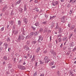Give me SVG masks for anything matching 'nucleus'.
I'll return each instance as SVG.
<instances>
[{
	"label": "nucleus",
	"instance_id": "obj_1",
	"mask_svg": "<svg viewBox=\"0 0 76 76\" xmlns=\"http://www.w3.org/2000/svg\"><path fill=\"white\" fill-rule=\"evenodd\" d=\"M21 31L22 32V35H19V36L18 38V41L19 42H20L21 40H23L25 38V37L24 35H25L26 33L24 29V28H22L21 29Z\"/></svg>",
	"mask_w": 76,
	"mask_h": 76
},
{
	"label": "nucleus",
	"instance_id": "obj_2",
	"mask_svg": "<svg viewBox=\"0 0 76 76\" xmlns=\"http://www.w3.org/2000/svg\"><path fill=\"white\" fill-rule=\"evenodd\" d=\"M45 63H48V62L51 61V59H50L47 56H46L44 58Z\"/></svg>",
	"mask_w": 76,
	"mask_h": 76
},
{
	"label": "nucleus",
	"instance_id": "obj_3",
	"mask_svg": "<svg viewBox=\"0 0 76 76\" xmlns=\"http://www.w3.org/2000/svg\"><path fill=\"white\" fill-rule=\"evenodd\" d=\"M43 40V37L41 36L40 35L39 36V39L37 40L38 42H41V41Z\"/></svg>",
	"mask_w": 76,
	"mask_h": 76
},
{
	"label": "nucleus",
	"instance_id": "obj_4",
	"mask_svg": "<svg viewBox=\"0 0 76 76\" xmlns=\"http://www.w3.org/2000/svg\"><path fill=\"white\" fill-rule=\"evenodd\" d=\"M3 46L5 47V49H7L9 47V44L7 42H5L3 44Z\"/></svg>",
	"mask_w": 76,
	"mask_h": 76
},
{
	"label": "nucleus",
	"instance_id": "obj_5",
	"mask_svg": "<svg viewBox=\"0 0 76 76\" xmlns=\"http://www.w3.org/2000/svg\"><path fill=\"white\" fill-rule=\"evenodd\" d=\"M18 67L19 69H20V70H25V67L22 65H18Z\"/></svg>",
	"mask_w": 76,
	"mask_h": 76
},
{
	"label": "nucleus",
	"instance_id": "obj_6",
	"mask_svg": "<svg viewBox=\"0 0 76 76\" xmlns=\"http://www.w3.org/2000/svg\"><path fill=\"white\" fill-rule=\"evenodd\" d=\"M58 1H55L54 2H52V5L54 6H57V5H58Z\"/></svg>",
	"mask_w": 76,
	"mask_h": 76
},
{
	"label": "nucleus",
	"instance_id": "obj_7",
	"mask_svg": "<svg viewBox=\"0 0 76 76\" xmlns=\"http://www.w3.org/2000/svg\"><path fill=\"white\" fill-rule=\"evenodd\" d=\"M50 52L54 56H56V53L53 50H52L50 51Z\"/></svg>",
	"mask_w": 76,
	"mask_h": 76
},
{
	"label": "nucleus",
	"instance_id": "obj_8",
	"mask_svg": "<svg viewBox=\"0 0 76 76\" xmlns=\"http://www.w3.org/2000/svg\"><path fill=\"white\" fill-rule=\"evenodd\" d=\"M65 16H63L62 18L61 19V22L63 23H65V22H66V20H65Z\"/></svg>",
	"mask_w": 76,
	"mask_h": 76
},
{
	"label": "nucleus",
	"instance_id": "obj_9",
	"mask_svg": "<svg viewBox=\"0 0 76 76\" xmlns=\"http://www.w3.org/2000/svg\"><path fill=\"white\" fill-rule=\"evenodd\" d=\"M63 32V30L61 29V27L58 28V33L59 34H61Z\"/></svg>",
	"mask_w": 76,
	"mask_h": 76
},
{
	"label": "nucleus",
	"instance_id": "obj_10",
	"mask_svg": "<svg viewBox=\"0 0 76 76\" xmlns=\"http://www.w3.org/2000/svg\"><path fill=\"white\" fill-rule=\"evenodd\" d=\"M23 21L25 24H27V23H28V19L26 18H23Z\"/></svg>",
	"mask_w": 76,
	"mask_h": 76
},
{
	"label": "nucleus",
	"instance_id": "obj_11",
	"mask_svg": "<svg viewBox=\"0 0 76 76\" xmlns=\"http://www.w3.org/2000/svg\"><path fill=\"white\" fill-rule=\"evenodd\" d=\"M75 28V25H72L70 28L71 30H73Z\"/></svg>",
	"mask_w": 76,
	"mask_h": 76
},
{
	"label": "nucleus",
	"instance_id": "obj_12",
	"mask_svg": "<svg viewBox=\"0 0 76 76\" xmlns=\"http://www.w3.org/2000/svg\"><path fill=\"white\" fill-rule=\"evenodd\" d=\"M76 1V0H70L69 1V3H70L71 2H72V4H73V3H75V2Z\"/></svg>",
	"mask_w": 76,
	"mask_h": 76
},
{
	"label": "nucleus",
	"instance_id": "obj_13",
	"mask_svg": "<svg viewBox=\"0 0 76 76\" xmlns=\"http://www.w3.org/2000/svg\"><path fill=\"white\" fill-rule=\"evenodd\" d=\"M35 60V56L33 55V57L31 61V62H33V61H34Z\"/></svg>",
	"mask_w": 76,
	"mask_h": 76
},
{
	"label": "nucleus",
	"instance_id": "obj_14",
	"mask_svg": "<svg viewBox=\"0 0 76 76\" xmlns=\"http://www.w3.org/2000/svg\"><path fill=\"white\" fill-rule=\"evenodd\" d=\"M7 9V7L5 6L2 9V12H4L6 9Z\"/></svg>",
	"mask_w": 76,
	"mask_h": 76
},
{
	"label": "nucleus",
	"instance_id": "obj_15",
	"mask_svg": "<svg viewBox=\"0 0 76 76\" xmlns=\"http://www.w3.org/2000/svg\"><path fill=\"white\" fill-rule=\"evenodd\" d=\"M14 23V21L13 20L10 21H9V23L12 26L13 25V23Z\"/></svg>",
	"mask_w": 76,
	"mask_h": 76
},
{
	"label": "nucleus",
	"instance_id": "obj_16",
	"mask_svg": "<svg viewBox=\"0 0 76 76\" xmlns=\"http://www.w3.org/2000/svg\"><path fill=\"white\" fill-rule=\"evenodd\" d=\"M18 10L19 11L20 13H22V10H23V9L21 8H19L18 9Z\"/></svg>",
	"mask_w": 76,
	"mask_h": 76
},
{
	"label": "nucleus",
	"instance_id": "obj_17",
	"mask_svg": "<svg viewBox=\"0 0 76 76\" xmlns=\"http://www.w3.org/2000/svg\"><path fill=\"white\" fill-rule=\"evenodd\" d=\"M62 40L63 41H65L66 40V41H67V37H64L63 38Z\"/></svg>",
	"mask_w": 76,
	"mask_h": 76
},
{
	"label": "nucleus",
	"instance_id": "obj_18",
	"mask_svg": "<svg viewBox=\"0 0 76 76\" xmlns=\"http://www.w3.org/2000/svg\"><path fill=\"white\" fill-rule=\"evenodd\" d=\"M37 41H36L34 40L32 41L31 43L32 44H34V45H35V44L37 43Z\"/></svg>",
	"mask_w": 76,
	"mask_h": 76
},
{
	"label": "nucleus",
	"instance_id": "obj_19",
	"mask_svg": "<svg viewBox=\"0 0 76 76\" xmlns=\"http://www.w3.org/2000/svg\"><path fill=\"white\" fill-rule=\"evenodd\" d=\"M12 32H14V34H18V31L16 30H15V31H13Z\"/></svg>",
	"mask_w": 76,
	"mask_h": 76
},
{
	"label": "nucleus",
	"instance_id": "obj_20",
	"mask_svg": "<svg viewBox=\"0 0 76 76\" xmlns=\"http://www.w3.org/2000/svg\"><path fill=\"white\" fill-rule=\"evenodd\" d=\"M70 47H73V46H74V43L73 42H72L70 43Z\"/></svg>",
	"mask_w": 76,
	"mask_h": 76
},
{
	"label": "nucleus",
	"instance_id": "obj_21",
	"mask_svg": "<svg viewBox=\"0 0 76 76\" xmlns=\"http://www.w3.org/2000/svg\"><path fill=\"white\" fill-rule=\"evenodd\" d=\"M56 27H55V29H58V28L59 24H58V23H56Z\"/></svg>",
	"mask_w": 76,
	"mask_h": 76
},
{
	"label": "nucleus",
	"instance_id": "obj_22",
	"mask_svg": "<svg viewBox=\"0 0 76 76\" xmlns=\"http://www.w3.org/2000/svg\"><path fill=\"white\" fill-rule=\"evenodd\" d=\"M40 32H42L44 31V29L42 28H41L39 30Z\"/></svg>",
	"mask_w": 76,
	"mask_h": 76
},
{
	"label": "nucleus",
	"instance_id": "obj_23",
	"mask_svg": "<svg viewBox=\"0 0 76 76\" xmlns=\"http://www.w3.org/2000/svg\"><path fill=\"white\" fill-rule=\"evenodd\" d=\"M15 15V14L13 13V10H12L10 13V15L12 16V15Z\"/></svg>",
	"mask_w": 76,
	"mask_h": 76
},
{
	"label": "nucleus",
	"instance_id": "obj_24",
	"mask_svg": "<svg viewBox=\"0 0 76 76\" xmlns=\"http://www.w3.org/2000/svg\"><path fill=\"white\" fill-rule=\"evenodd\" d=\"M21 2V0H19L16 3L17 4H20V3Z\"/></svg>",
	"mask_w": 76,
	"mask_h": 76
},
{
	"label": "nucleus",
	"instance_id": "obj_25",
	"mask_svg": "<svg viewBox=\"0 0 76 76\" xmlns=\"http://www.w3.org/2000/svg\"><path fill=\"white\" fill-rule=\"evenodd\" d=\"M56 17V16H53L52 17L50 16V20H51V19H53V18H54Z\"/></svg>",
	"mask_w": 76,
	"mask_h": 76
},
{
	"label": "nucleus",
	"instance_id": "obj_26",
	"mask_svg": "<svg viewBox=\"0 0 76 76\" xmlns=\"http://www.w3.org/2000/svg\"><path fill=\"white\" fill-rule=\"evenodd\" d=\"M39 23L37 22V23H35L34 25H35V26H39Z\"/></svg>",
	"mask_w": 76,
	"mask_h": 76
},
{
	"label": "nucleus",
	"instance_id": "obj_27",
	"mask_svg": "<svg viewBox=\"0 0 76 76\" xmlns=\"http://www.w3.org/2000/svg\"><path fill=\"white\" fill-rule=\"evenodd\" d=\"M31 38V37L30 36V35H28L26 37V38H27V39Z\"/></svg>",
	"mask_w": 76,
	"mask_h": 76
},
{
	"label": "nucleus",
	"instance_id": "obj_28",
	"mask_svg": "<svg viewBox=\"0 0 76 76\" xmlns=\"http://www.w3.org/2000/svg\"><path fill=\"white\" fill-rule=\"evenodd\" d=\"M18 25H19V26H20V24H21V21H20V20H19L18 21Z\"/></svg>",
	"mask_w": 76,
	"mask_h": 76
},
{
	"label": "nucleus",
	"instance_id": "obj_29",
	"mask_svg": "<svg viewBox=\"0 0 76 76\" xmlns=\"http://www.w3.org/2000/svg\"><path fill=\"white\" fill-rule=\"evenodd\" d=\"M34 34V32H32L30 33L29 35L30 36H31V37H32V35H33Z\"/></svg>",
	"mask_w": 76,
	"mask_h": 76
},
{
	"label": "nucleus",
	"instance_id": "obj_30",
	"mask_svg": "<svg viewBox=\"0 0 76 76\" xmlns=\"http://www.w3.org/2000/svg\"><path fill=\"white\" fill-rule=\"evenodd\" d=\"M26 5L25 4L24 6V11H26V10H27V9H26Z\"/></svg>",
	"mask_w": 76,
	"mask_h": 76
},
{
	"label": "nucleus",
	"instance_id": "obj_31",
	"mask_svg": "<svg viewBox=\"0 0 76 76\" xmlns=\"http://www.w3.org/2000/svg\"><path fill=\"white\" fill-rule=\"evenodd\" d=\"M39 62H40V64H44V62L43 61H40Z\"/></svg>",
	"mask_w": 76,
	"mask_h": 76
},
{
	"label": "nucleus",
	"instance_id": "obj_32",
	"mask_svg": "<svg viewBox=\"0 0 76 76\" xmlns=\"http://www.w3.org/2000/svg\"><path fill=\"white\" fill-rule=\"evenodd\" d=\"M54 64V62L53 61L52 62H51L49 64L50 66H52V65H53Z\"/></svg>",
	"mask_w": 76,
	"mask_h": 76
},
{
	"label": "nucleus",
	"instance_id": "obj_33",
	"mask_svg": "<svg viewBox=\"0 0 76 76\" xmlns=\"http://www.w3.org/2000/svg\"><path fill=\"white\" fill-rule=\"evenodd\" d=\"M48 30V29L46 28H45L43 32L44 33H45V32H47Z\"/></svg>",
	"mask_w": 76,
	"mask_h": 76
},
{
	"label": "nucleus",
	"instance_id": "obj_34",
	"mask_svg": "<svg viewBox=\"0 0 76 76\" xmlns=\"http://www.w3.org/2000/svg\"><path fill=\"white\" fill-rule=\"evenodd\" d=\"M3 59L4 60H7V57L6 56H4L3 57Z\"/></svg>",
	"mask_w": 76,
	"mask_h": 76
},
{
	"label": "nucleus",
	"instance_id": "obj_35",
	"mask_svg": "<svg viewBox=\"0 0 76 76\" xmlns=\"http://www.w3.org/2000/svg\"><path fill=\"white\" fill-rule=\"evenodd\" d=\"M58 41L59 42H61V41H62V40L61 39V38H59L58 39Z\"/></svg>",
	"mask_w": 76,
	"mask_h": 76
},
{
	"label": "nucleus",
	"instance_id": "obj_36",
	"mask_svg": "<svg viewBox=\"0 0 76 76\" xmlns=\"http://www.w3.org/2000/svg\"><path fill=\"white\" fill-rule=\"evenodd\" d=\"M73 10H71L69 12V14L71 15V14L73 13Z\"/></svg>",
	"mask_w": 76,
	"mask_h": 76
},
{
	"label": "nucleus",
	"instance_id": "obj_37",
	"mask_svg": "<svg viewBox=\"0 0 76 76\" xmlns=\"http://www.w3.org/2000/svg\"><path fill=\"white\" fill-rule=\"evenodd\" d=\"M37 72H36L35 73H34L33 75V76H37Z\"/></svg>",
	"mask_w": 76,
	"mask_h": 76
},
{
	"label": "nucleus",
	"instance_id": "obj_38",
	"mask_svg": "<svg viewBox=\"0 0 76 76\" xmlns=\"http://www.w3.org/2000/svg\"><path fill=\"white\" fill-rule=\"evenodd\" d=\"M72 35H73V34H72V33H71V34H70L69 35V39H70V38L72 37Z\"/></svg>",
	"mask_w": 76,
	"mask_h": 76
},
{
	"label": "nucleus",
	"instance_id": "obj_39",
	"mask_svg": "<svg viewBox=\"0 0 76 76\" xmlns=\"http://www.w3.org/2000/svg\"><path fill=\"white\" fill-rule=\"evenodd\" d=\"M10 40V38L8 37L7 39V42H9Z\"/></svg>",
	"mask_w": 76,
	"mask_h": 76
},
{
	"label": "nucleus",
	"instance_id": "obj_40",
	"mask_svg": "<svg viewBox=\"0 0 76 76\" xmlns=\"http://www.w3.org/2000/svg\"><path fill=\"white\" fill-rule=\"evenodd\" d=\"M62 36L61 34H59L57 35V38H59V37H61Z\"/></svg>",
	"mask_w": 76,
	"mask_h": 76
},
{
	"label": "nucleus",
	"instance_id": "obj_41",
	"mask_svg": "<svg viewBox=\"0 0 76 76\" xmlns=\"http://www.w3.org/2000/svg\"><path fill=\"white\" fill-rule=\"evenodd\" d=\"M57 73L58 75V76H59V75H60V72H59V71H58L57 72Z\"/></svg>",
	"mask_w": 76,
	"mask_h": 76
},
{
	"label": "nucleus",
	"instance_id": "obj_42",
	"mask_svg": "<svg viewBox=\"0 0 76 76\" xmlns=\"http://www.w3.org/2000/svg\"><path fill=\"white\" fill-rule=\"evenodd\" d=\"M47 22V21H44V22H42V24H44V25H45V24H46Z\"/></svg>",
	"mask_w": 76,
	"mask_h": 76
},
{
	"label": "nucleus",
	"instance_id": "obj_43",
	"mask_svg": "<svg viewBox=\"0 0 76 76\" xmlns=\"http://www.w3.org/2000/svg\"><path fill=\"white\" fill-rule=\"evenodd\" d=\"M76 50V48L75 47L73 50L72 51L73 52H75Z\"/></svg>",
	"mask_w": 76,
	"mask_h": 76
},
{
	"label": "nucleus",
	"instance_id": "obj_44",
	"mask_svg": "<svg viewBox=\"0 0 76 76\" xmlns=\"http://www.w3.org/2000/svg\"><path fill=\"white\" fill-rule=\"evenodd\" d=\"M3 47H0V52H1L2 50H3Z\"/></svg>",
	"mask_w": 76,
	"mask_h": 76
},
{
	"label": "nucleus",
	"instance_id": "obj_45",
	"mask_svg": "<svg viewBox=\"0 0 76 76\" xmlns=\"http://www.w3.org/2000/svg\"><path fill=\"white\" fill-rule=\"evenodd\" d=\"M16 58H14V63H16Z\"/></svg>",
	"mask_w": 76,
	"mask_h": 76
},
{
	"label": "nucleus",
	"instance_id": "obj_46",
	"mask_svg": "<svg viewBox=\"0 0 76 76\" xmlns=\"http://www.w3.org/2000/svg\"><path fill=\"white\" fill-rule=\"evenodd\" d=\"M74 33H75V34H76V28H75L74 29Z\"/></svg>",
	"mask_w": 76,
	"mask_h": 76
},
{
	"label": "nucleus",
	"instance_id": "obj_47",
	"mask_svg": "<svg viewBox=\"0 0 76 76\" xmlns=\"http://www.w3.org/2000/svg\"><path fill=\"white\" fill-rule=\"evenodd\" d=\"M31 28L32 29H35V28H36V27H35V26H31Z\"/></svg>",
	"mask_w": 76,
	"mask_h": 76
},
{
	"label": "nucleus",
	"instance_id": "obj_48",
	"mask_svg": "<svg viewBox=\"0 0 76 76\" xmlns=\"http://www.w3.org/2000/svg\"><path fill=\"white\" fill-rule=\"evenodd\" d=\"M67 7L68 8H69V7H70V4H68L67 5Z\"/></svg>",
	"mask_w": 76,
	"mask_h": 76
},
{
	"label": "nucleus",
	"instance_id": "obj_49",
	"mask_svg": "<svg viewBox=\"0 0 76 76\" xmlns=\"http://www.w3.org/2000/svg\"><path fill=\"white\" fill-rule=\"evenodd\" d=\"M38 34V32H36L34 33V35H37Z\"/></svg>",
	"mask_w": 76,
	"mask_h": 76
},
{
	"label": "nucleus",
	"instance_id": "obj_50",
	"mask_svg": "<svg viewBox=\"0 0 76 76\" xmlns=\"http://www.w3.org/2000/svg\"><path fill=\"white\" fill-rule=\"evenodd\" d=\"M11 67H12V65H9L8 66V68H9V69H10L11 68Z\"/></svg>",
	"mask_w": 76,
	"mask_h": 76
},
{
	"label": "nucleus",
	"instance_id": "obj_51",
	"mask_svg": "<svg viewBox=\"0 0 76 76\" xmlns=\"http://www.w3.org/2000/svg\"><path fill=\"white\" fill-rule=\"evenodd\" d=\"M3 30H4V27H2L1 29V31H3Z\"/></svg>",
	"mask_w": 76,
	"mask_h": 76
},
{
	"label": "nucleus",
	"instance_id": "obj_52",
	"mask_svg": "<svg viewBox=\"0 0 76 76\" xmlns=\"http://www.w3.org/2000/svg\"><path fill=\"white\" fill-rule=\"evenodd\" d=\"M37 50H38L39 51L40 50V47H39L37 48Z\"/></svg>",
	"mask_w": 76,
	"mask_h": 76
},
{
	"label": "nucleus",
	"instance_id": "obj_53",
	"mask_svg": "<svg viewBox=\"0 0 76 76\" xmlns=\"http://www.w3.org/2000/svg\"><path fill=\"white\" fill-rule=\"evenodd\" d=\"M35 11L37 12H39V9H36Z\"/></svg>",
	"mask_w": 76,
	"mask_h": 76
},
{
	"label": "nucleus",
	"instance_id": "obj_54",
	"mask_svg": "<svg viewBox=\"0 0 76 76\" xmlns=\"http://www.w3.org/2000/svg\"><path fill=\"white\" fill-rule=\"evenodd\" d=\"M2 44H3V42H0V46H1V45Z\"/></svg>",
	"mask_w": 76,
	"mask_h": 76
},
{
	"label": "nucleus",
	"instance_id": "obj_55",
	"mask_svg": "<svg viewBox=\"0 0 76 76\" xmlns=\"http://www.w3.org/2000/svg\"><path fill=\"white\" fill-rule=\"evenodd\" d=\"M56 67V66H55V65L53 66H52L51 67V68L53 69V68H54Z\"/></svg>",
	"mask_w": 76,
	"mask_h": 76
},
{
	"label": "nucleus",
	"instance_id": "obj_56",
	"mask_svg": "<svg viewBox=\"0 0 76 76\" xmlns=\"http://www.w3.org/2000/svg\"><path fill=\"white\" fill-rule=\"evenodd\" d=\"M68 27H69V28H70V23H69L68 25Z\"/></svg>",
	"mask_w": 76,
	"mask_h": 76
},
{
	"label": "nucleus",
	"instance_id": "obj_57",
	"mask_svg": "<svg viewBox=\"0 0 76 76\" xmlns=\"http://www.w3.org/2000/svg\"><path fill=\"white\" fill-rule=\"evenodd\" d=\"M11 50V49L10 48H8V51H10V50Z\"/></svg>",
	"mask_w": 76,
	"mask_h": 76
},
{
	"label": "nucleus",
	"instance_id": "obj_58",
	"mask_svg": "<svg viewBox=\"0 0 76 76\" xmlns=\"http://www.w3.org/2000/svg\"><path fill=\"white\" fill-rule=\"evenodd\" d=\"M39 50H37H37L36 51V52L38 53V52H39Z\"/></svg>",
	"mask_w": 76,
	"mask_h": 76
},
{
	"label": "nucleus",
	"instance_id": "obj_59",
	"mask_svg": "<svg viewBox=\"0 0 76 76\" xmlns=\"http://www.w3.org/2000/svg\"><path fill=\"white\" fill-rule=\"evenodd\" d=\"M34 2H35V3H38V0H35L34 1Z\"/></svg>",
	"mask_w": 76,
	"mask_h": 76
},
{
	"label": "nucleus",
	"instance_id": "obj_60",
	"mask_svg": "<svg viewBox=\"0 0 76 76\" xmlns=\"http://www.w3.org/2000/svg\"><path fill=\"white\" fill-rule=\"evenodd\" d=\"M29 48H26V50H27V51H28V50H29Z\"/></svg>",
	"mask_w": 76,
	"mask_h": 76
},
{
	"label": "nucleus",
	"instance_id": "obj_61",
	"mask_svg": "<svg viewBox=\"0 0 76 76\" xmlns=\"http://www.w3.org/2000/svg\"><path fill=\"white\" fill-rule=\"evenodd\" d=\"M3 1V0H1V3L0 2V3L2 4L3 3H4V1Z\"/></svg>",
	"mask_w": 76,
	"mask_h": 76
},
{
	"label": "nucleus",
	"instance_id": "obj_62",
	"mask_svg": "<svg viewBox=\"0 0 76 76\" xmlns=\"http://www.w3.org/2000/svg\"><path fill=\"white\" fill-rule=\"evenodd\" d=\"M37 64H38V62H36V63L35 66H37Z\"/></svg>",
	"mask_w": 76,
	"mask_h": 76
},
{
	"label": "nucleus",
	"instance_id": "obj_63",
	"mask_svg": "<svg viewBox=\"0 0 76 76\" xmlns=\"http://www.w3.org/2000/svg\"><path fill=\"white\" fill-rule=\"evenodd\" d=\"M5 63H6V62H5V61H4L3 62V64H5Z\"/></svg>",
	"mask_w": 76,
	"mask_h": 76
},
{
	"label": "nucleus",
	"instance_id": "obj_64",
	"mask_svg": "<svg viewBox=\"0 0 76 76\" xmlns=\"http://www.w3.org/2000/svg\"><path fill=\"white\" fill-rule=\"evenodd\" d=\"M45 18H48V16H47V15H45Z\"/></svg>",
	"mask_w": 76,
	"mask_h": 76
}]
</instances>
